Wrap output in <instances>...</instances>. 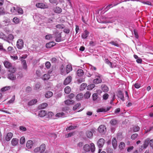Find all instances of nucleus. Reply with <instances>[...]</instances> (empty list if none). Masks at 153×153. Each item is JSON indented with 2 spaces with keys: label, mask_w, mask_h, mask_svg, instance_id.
<instances>
[{
  "label": "nucleus",
  "mask_w": 153,
  "mask_h": 153,
  "mask_svg": "<svg viewBox=\"0 0 153 153\" xmlns=\"http://www.w3.org/2000/svg\"><path fill=\"white\" fill-rule=\"evenodd\" d=\"M83 148L85 152L83 153H86V152H88L90 150L92 152H93L95 151V145L93 143H91L90 145L88 144H85Z\"/></svg>",
  "instance_id": "1"
},
{
  "label": "nucleus",
  "mask_w": 153,
  "mask_h": 153,
  "mask_svg": "<svg viewBox=\"0 0 153 153\" xmlns=\"http://www.w3.org/2000/svg\"><path fill=\"white\" fill-rule=\"evenodd\" d=\"M24 42L23 40L21 39H18L17 42L16 46L19 49H22L23 47Z\"/></svg>",
  "instance_id": "2"
},
{
  "label": "nucleus",
  "mask_w": 153,
  "mask_h": 153,
  "mask_svg": "<svg viewBox=\"0 0 153 153\" xmlns=\"http://www.w3.org/2000/svg\"><path fill=\"white\" fill-rule=\"evenodd\" d=\"M105 143V140L103 138H100L97 141V145L99 148L102 147Z\"/></svg>",
  "instance_id": "3"
},
{
  "label": "nucleus",
  "mask_w": 153,
  "mask_h": 153,
  "mask_svg": "<svg viewBox=\"0 0 153 153\" xmlns=\"http://www.w3.org/2000/svg\"><path fill=\"white\" fill-rule=\"evenodd\" d=\"M55 36L56 37L55 40L57 42H59L61 40L62 36L61 33L58 32H56L55 33Z\"/></svg>",
  "instance_id": "4"
},
{
  "label": "nucleus",
  "mask_w": 153,
  "mask_h": 153,
  "mask_svg": "<svg viewBox=\"0 0 153 153\" xmlns=\"http://www.w3.org/2000/svg\"><path fill=\"white\" fill-rule=\"evenodd\" d=\"M95 132V130L94 129H91V131H88L86 133V135L87 137L89 138H91L93 136V133Z\"/></svg>",
  "instance_id": "5"
},
{
  "label": "nucleus",
  "mask_w": 153,
  "mask_h": 153,
  "mask_svg": "<svg viewBox=\"0 0 153 153\" xmlns=\"http://www.w3.org/2000/svg\"><path fill=\"white\" fill-rule=\"evenodd\" d=\"M106 128L104 125H101L99 126L98 128V131L101 133H103L106 130Z\"/></svg>",
  "instance_id": "6"
},
{
  "label": "nucleus",
  "mask_w": 153,
  "mask_h": 153,
  "mask_svg": "<svg viewBox=\"0 0 153 153\" xmlns=\"http://www.w3.org/2000/svg\"><path fill=\"white\" fill-rule=\"evenodd\" d=\"M72 77L71 76H68L65 80L64 82V84L66 85L69 84L71 81Z\"/></svg>",
  "instance_id": "7"
},
{
  "label": "nucleus",
  "mask_w": 153,
  "mask_h": 153,
  "mask_svg": "<svg viewBox=\"0 0 153 153\" xmlns=\"http://www.w3.org/2000/svg\"><path fill=\"white\" fill-rule=\"evenodd\" d=\"M101 75L99 76L98 77L99 78H97L94 79L93 81V82L95 84H98L102 82V79L100 78Z\"/></svg>",
  "instance_id": "8"
},
{
  "label": "nucleus",
  "mask_w": 153,
  "mask_h": 153,
  "mask_svg": "<svg viewBox=\"0 0 153 153\" xmlns=\"http://www.w3.org/2000/svg\"><path fill=\"white\" fill-rule=\"evenodd\" d=\"M36 5L37 7L41 9H44L46 8V6L45 4L42 3H37Z\"/></svg>",
  "instance_id": "9"
},
{
  "label": "nucleus",
  "mask_w": 153,
  "mask_h": 153,
  "mask_svg": "<svg viewBox=\"0 0 153 153\" xmlns=\"http://www.w3.org/2000/svg\"><path fill=\"white\" fill-rule=\"evenodd\" d=\"M117 96L123 101H124L125 100L124 95L122 91H118V94H117Z\"/></svg>",
  "instance_id": "10"
},
{
  "label": "nucleus",
  "mask_w": 153,
  "mask_h": 153,
  "mask_svg": "<svg viewBox=\"0 0 153 153\" xmlns=\"http://www.w3.org/2000/svg\"><path fill=\"white\" fill-rule=\"evenodd\" d=\"M3 63L4 66L6 68L8 69L10 67H12V63L8 61H5Z\"/></svg>",
  "instance_id": "11"
},
{
  "label": "nucleus",
  "mask_w": 153,
  "mask_h": 153,
  "mask_svg": "<svg viewBox=\"0 0 153 153\" xmlns=\"http://www.w3.org/2000/svg\"><path fill=\"white\" fill-rule=\"evenodd\" d=\"M40 153H42L44 152L46 149V146L45 144H42L39 147Z\"/></svg>",
  "instance_id": "12"
},
{
  "label": "nucleus",
  "mask_w": 153,
  "mask_h": 153,
  "mask_svg": "<svg viewBox=\"0 0 153 153\" xmlns=\"http://www.w3.org/2000/svg\"><path fill=\"white\" fill-rule=\"evenodd\" d=\"M89 32L87 30H85L83 33L82 35V38L85 39L87 38L88 34H89Z\"/></svg>",
  "instance_id": "13"
},
{
  "label": "nucleus",
  "mask_w": 153,
  "mask_h": 153,
  "mask_svg": "<svg viewBox=\"0 0 153 153\" xmlns=\"http://www.w3.org/2000/svg\"><path fill=\"white\" fill-rule=\"evenodd\" d=\"M13 136V133L11 132L8 133L5 137V139L7 141H8L10 140Z\"/></svg>",
  "instance_id": "14"
},
{
  "label": "nucleus",
  "mask_w": 153,
  "mask_h": 153,
  "mask_svg": "<svg viewBox=\"0 0 153 153\" xmlns=\"http://www.w3.org/2000/svg\"><path fill=\"white\" fill-rule=\"evenodd\" d=\"M112 143L114 148L115 149L117 146V141L115 138H113L112 141Z\"/></svg>",
  "instance_id": "15"
},
{
  "label": "nucleus",
  "mask_w": 153,
  "mask_h": 153,
  "mask_svg": "<svg viewBox=\"0 0 153 153\" xmlns=\"http://www.w3.org/2000/svg\"><path fill=\"white\" fill-rule=\"evenodd\" d=\"M33 143L31 140H28L26 143V146L29 149H31L33 146Z\"/></svg>",
  "instance_id": "16"
},
{
  "label": "nucleus",
  "mask_w": 153,
  "mask_h": 153,
  "mask_svg": "<svg viewBox=\"0 0 153 153\" xmlns=\"http://www.w3.org/2000/svg\"><path fill=\"white\" fill-rule=\"evenodd\" d=\"M13 74L10 73L8 75V78L12 80H15L16 79V76Z\"/></svg>",
  "instance_id": "17"
},
{
  "label": "nucleus",
  "mask_w": 153,
  "mask_h": 153,
  "mask_svg": "<svg viewBox=\"0 0 153 153\" xmlns=\"http://www.w3.org/2000/svg\"><path fill=\"white\" fill-rule=\"evenodd\" d=\"M72 70V66L71 65H67L66 68V70L67 74L69 73Z\"/></svg>",
  "instance_id": "18"
},
{
  "label": "nucleus",
  "mask_w": 153,
  "mask_h": 153,
  "mask_svg": "<svg viewBox=\"0 0 153 153\" xmlns=\"http://www.w3.org/2000/svg\"><path fill=\"white\" fill-rule=\"evenodd\" d=\"M110 123L111 126H115L117 124L118 121L117 120L114 119H111L110 122Z\"/></svg>",
  "instance_id": "19"
},
{
  "label": "nucleus",
  "mask_w": 153,
  "mask_h": 153,
  "mask_svg": "<svg viewBox=\"0 0 153 153\" xmlns=\"http://www.w3.org/2000/svg\"><path fill=\"white\" fill-rule=\"evenodd\" d=\"M8 69V71L10 73H14L16 71V69L15 67L12 65L11 67H10Z\"/></svg>",
  "instance_id": "20"
},
{
  "label": "nucleus",
  "mask_w": 153,
  "mask_h": 153,
  "mask_svg": "<svg viewBox=\"0 0 153 153\" xmlns=\"http://www.w3.org/2000/svg\"><path fill=\"white\" fill-rule=\"evenodd\" d=\"M47 114V112L45 110H41L39 113V116L41 117H43L45 116Z\"/></svg>",
  "instance_id": "21"
},
{
  "label": "nucleus",
  "mask_w": 153,
  "mask_h": 153,
  "mask_svg": "<svg viewBox=\"0 0 153 153\" xmlns=\"http://www.w3.org/2000/svg\"><path fill=\"white\" fill-rule=\"evenodd\" d=\"M84 74V72L82 70L80 69L77 70V75L79 77L82 76Z\"/></svg>",
  "instance_id": "22"
},
{
  "label": "nucleus",
  "mask_w": 153,
  "mask_h": 153,
  "mask_svg": "<svg viewBox=\"0 0 153 153\" xmlns=\"http://www.w3.org/2000/svg\"><path fill=\"white\" fill-rule=\"evenodd\" d=\"M62 11V9L59 7H56L54 9V12L57 13H60Z\"/></svg>",
  "instance_id": "23"
},
{
  "label": "nucleus",
  "mask_w": 153,
  "mask_h": 153,
  "mask_svg": "<svg viewBox=\"0 0 153 153\" xmlns=\"http://www.w3.org/2000/svg\"><path fill=\"white\" fill-rule=\"evenodd\" d=\"M74 102V101L72 100H67L65 101V103L66 105H72Z\"/></svg>",
  "instance_id": "24"
},
{
  "label": "nucleus",
  "mask_w": 153,
  "mask_h": 153,
  "mask_svg": "<svg viewBox=\"0 0 153 153\" xmlns=\"http://www.w3.org/2000/svg\"><path fill=\"white\" fill-rule=\"evenodd\" d=\"M19 140L16 138H13L11 140V143L13 146H16L18 143Z\"/></svg>",
  "instance_id": "25"
},
{
  "label": "nucleus",
  "mask_w": 153,
  "mask_h": 153,
  "mask_svg": "<svg viewBox=\"0 0 153 153\" xmlns=\"http://www.w3.org/2000/svg\"><path fill=\"white\" fill-rule=\"evenodd\" d=\"M149 142V139H146L144 142V143L143 145V146H142V148H143V149H146L148 146Z\"/></svg>",
  "instance_id": "26"
},
{
  "label": "nucleus",
  "mask_w": 153,
  "mask_h": 153,
  "mask_svg": "<svg viewBox=\"0 0 153 153\" xmlns=\"http://www.w3.org/2000/svg\"><path fill=\"white\" fill-rule=\"evenodd\" d=\"M55 43L53 42H50L48 43H47L46 44V46L47 48H50L52 47L55 45Z\"/></svg>",
  "instance_id": "27"
},
{
  "label": "nucleus",
  "mask_w": 153,
  "mask_h": 153,
  "mask_svg": "<svg viewBox=\"0 0 153 153\" xmlns=\"http://www.w3.org/2000/svg\"><path fill=\"white\" fill-rule=\"evenodd\" d=\"M37 102V100L34 99L29 102L28 103V105H32L36 104Z\"/></svg>",
  "instance_id": "28"
},
{
  "label": "nucleus",
  "mask_w": 153,
  "mask_h": 153,
  "mask_svg": "<svg viewBox=\"0 0 153 153\" xmlns=\"http://www.w3.org/2000/svg\"><path fill=\"white\" fill-rule=\"evenodd\" d=\"M101 87L102 90L103 92H106L108 91V88L106 85H102Z\"/></svg>",
  "instance_id": "29"
},
{
  "label": "nucleus",
  "mask_w": 153,
  "mask_h": 153,
  "mask_svg": "<svg viewBox=\"0 0 153 153\" xmlns=\"http://www.w3.org/2000/svg\"><path fill=\"white\" fill-rule=\"evenodd\" d=\"M65 116V114L63 112H61L60 113H57L56 115V117H64Z\"/></svg>",
  "instance_id": "30"
},
{
  "label": "nucleus",
  "mask_w": 153,
  "mask_h": 153,
  "mask_svg": "<svg viewBox=\"0 0 153 153\" xmlns=\"http://www.w3.org/2000/svg\"><path fill=\"white\" fill-rule=\"evenodd\" d=\"M71 88L69 86H66L64 89V91L66 94H69L71 91Z\"/></svg>",
  "instance_id": "31"
},
{
  "label": "nucleus",
  "mask_w": 153,
  "mask_h": 153,
  "mask_svg": "<svg viewBox=\"0 0 153 153\" xmlns=\"http://www.w3.org/2000/svg\"><path fill=\"white\" fill-rule=\"evenodd\" d=\"M53 95V93L51 91H48L45 95V97L47 98H49Z\"/></svg>",
  "instance_id": "32"
},
{
  "label": "nucleus",
  "mask_w": 153,
  "mask_h": 153,
  "mask_svg": "<svg viewBox=\"0 0 153 153\" xmlns=\"http://www.w3.org/2000/svg\"><path fill=\"white\" fill-rule=\"evenodd\" d=\"M87 86V85L85 83L82 84L80 86V90L81 91H83L84 90Z\"/></svg>",
  "instance_id": "33"
},
{
  "label": "nucleus",
  "mask_w": 153,
  "mask_h": 153,
  "mask_svg": "<svg viewBox=\"0 0 153 153\" xmlns=\"http://www.w3.org/2000/svg\"><path fill=\"white\" fill-rule=\"evenodd\" d=\"M125 146V143L123 142H121L120 143L119 146V149L120 150L123 149Z\"/></svg>",
  "instance_id": "34"
},
{
  "label": "nucleus",
  "mask_w": 153,
  "mask_h": 153,
  "mask_svg": "<svg viewBox=\"0 0 153 153\" xmlns=\"http://www.w3.org/2000/svg\"><path fill=\"white\" fill-rule=\"evenodd\" d=\"M50 78V75L48 74H45L43 77V79L44 80H48Z\"/></svg>",
  "instance_id": "35"
},
{
  "label": "nucleus",
  "mask_w": 153,
  "mask_h": 153,
  "mask_svg": "<svg viewBox=\"0 0 153 153\" xmlns=\"http://www.w3.org/2000/svg\"><path fill=\"white\" fill-rule=\"evenodd\" d=\"M83 98V94L80 93L78 94L76 97V100H80Z\"/></svg>",
  "instance_id": "36"
},
{
  "label": "nucleus",
  "mask_w": 153,
  "mask_h": 153,
  "mask_svg": "<svg viewBox=\"0 0 153 153\" xmlns=\"http://www.w3.org/2000/svg\"><path fill=\"white\" fill-rule=\"evenodd\" d=\"M10 88L11 87L10 86H5L2 88L1 89V91L2 92H4L10 90Z\"/></svg>",
  "instance_id": "37"
},
{
  "label": "nucleus",
  "mask_w": 153,
  "mask_h": 153,
  "mask_svg": "<svg viewBox=\"0 0 153 153\" xmlns=\"http://www.w3.org/2000/svg\"><path fill=\"white\" fill-rule=\"evenodd\" d=\"M95 87V85L93 84H91L87 86L88 90H91Z\"/></svg>",
  "instance_id": "38"
},
{
  "label": "nucleus",
  "mask_w": 153,
  "mask_h": 153,
  "mask_svg": "<svg viewBox=\"0 0 153 153\" xmlns=\"http://www.w3.org/2000/svg\"><path fill=\"white\" fill-rule=\"evenodd\" d=\"M91 93L89 91H87L85 94L84 95V97L86 99H88L91 96Z\"/></svg>",
  "instance_id": "39"
},
{
  "label": "nucleus",
  "mask_w": 153,
  "mask_h": 153,
  "mask_svg": "<svg viewBox=\"0 0 153 153\" xmlns=\"http://www.w3.org/2000/svg\"><path fill=\"white\" fill-rule=\"evenodd\" d=\"M56 27L58 29H62L64 27V25L63 24H58L56 25Z\"/></svg>",
  "instance_id": "40"
},
{
  "label": "nucleus",
  "mask_w": 153,
  "mask_h": 153,
  "mask_svg": "<svg viewBox=\"0 0 153 153\" xmlns=\"http://www.w3.org/2000/svg\"><path fill=\"white\" fill-rule=\"evenodd\" d=\"M22 61V63L23 65V68L25 69H26L27 68V65L26 61L25 60H21Z\"/></svg>",
  "instance_id": "41"
},
{
  "label": "nucleus",
  "mask_w": 153,
  "mask_h": 153,
  "mask_svg": "<svg viewBox=\"0 0 153 153\" xmlns=\"http://www.w3.org/2000/svg\"><path fill=\"white\" fill-rule=\"evenodd\" d=\"M133 131L134 132L138 131L140 130V128L138 126H135L133 128Z\"/></svg>",
  "instance_id": "42"
},
{
  "label": "nucleus",
  "mask_w": 153,
  "mask_h": 153,
  "mask_svg": "<svg viewBox=\"0 0 153 153\" xmlns=\"http://www.w3.org/2000/svg\"><path fill=\"white\" fill-rule=\"evenodd\" d=\"M6 36L3 33L0 32V39H5L6 38Z\"/></svg>",
  "instance_id": "43"
},
{
  "label": "nucleus",
  "mask_w": 153,
  "mask_h": 153,
  "mask_svg": "<svg viewBox=\"0 0 153 153\" xmlns=\"http://www.w3.org/2000/svg\"><path fill=\"white\" fill-rule=\"evenodd\" d=\"M77 127V126H71L69 127L66 128V130H71V129H74Z\"/></svg>",
  "instance_id": "44"
},
{
  "label": "nucleus",
  "mask_w": 153,
  "mask_h": 153,
  "mask_svg": "<svg viewBox=\"0 0 153 153\" xmlns=\"http://www.w3.org/2000/svg\"><path fill=\"white\" fill-rule=\"evenodd\" d=\"M10 11L11 13L13 14H15L16 13V10L14 7H12L10 9Z\"/></svg>",
  "instance_id": "45"
},
{
  "label": "nucleus",
  "mask_w": 153,
  "mask_h": 153,
  "mask_svg": "<svg viewBox=\"0 0 153 153\" xmlns=\"http://www.w3.org/2000/svg\"><path fill=\"white\" fill-rule=\"evenodd\" d=\"M58 0H49V2L52 4H57L58 3Z\"/></svg>",
  "instance_id": "46"
},
{
  "label": "nucleus",
  "mask_w": 153,
  "mask_h": 153,
  "mask_svg": "<svg viewBox=\"0 0 153 153\" xmlns=\"http://www.w3.org/2000/svg\"><path fill=\"white\" fill-rule=\"evenodd\" d=\"M61 72V74L62 75H64V66L63 65H62L60 68Z\"/></svg>",
  "instance_id": "47"
},
{
  "label": "nucleus",
  "mask_w": 153,
  "mask_h": 153,
  "mask_svg": "<svg viewBox=\"0 0 153 153\" xmlns=\"http://www.w3.org/2000/svg\"><path fill=\"white\" fill-rule=\"evenodd\" d=\"M45 65L47 69H49L51 66V64L50 62H47L45 63Z\"/></svg>",
  "instance_id": "48"
},
{
  "label": "nucleus",
  "mask_w": 153,
  "mask_h": 153,
  "mask_svg": "<svg viewBox=\"0 0 153 153\" xmlns=\"http://www.w3.org/2000/svg\"><path fill=\"white\" fill-rule=\"evenodd\" d=\"M81 104L80 103H77L73 107V110H76L80 106Z\"/></svg>",
  "instance_id": "49"
},
{
  "label": "nucleus",
  "mask_w": 153,
  "mask_h": 153,
  "mask_svg": "<svg viewBox=\"0 0 153 153\" xmlns=\"http://www.w3.org/2000/svg\"><path fill=\"white\" fill-rule=\"evenodd\" d=\"M92 97L94 101L96 100L98 98V95L96 93H94L92 95Z\"/></svg>",
  "instance_id": "50"
},
{
  "label": "nucleus",
  "mask_w": 153,
  "mask_h": 153,
  "mask_svg": "<svg viewBox=\"0 0 153 153\" xmlns=\"http://www.w3.org/2000/svg\"><path fill=\"white\" fill-rule=\"evenodd\" d=\"M138 134H133L131 137V138L132 140H134L138 137Z\"/></svg>",
  "instance_id": "51"
},
{
  "label": "nucleus",
  "mask_w": 153,
  "mask_h": 153,
  "mask_svg": "<svg viewBox=\"0 0 153 153\" xmlns=\"http://www.w3.org/2000/svg\"><path fill=\"white\" fill-rule=\"evenodd\" d=\"M15 100V95H14L12 97L11 99L8 101V102L9 103H12L14 102Z\"/></svg>",
  "instance_id": "52"
},
{
  "label": "nucleus",
  "mask_w": 153,
  "mask_h": 153,
  "mask_svg": "<svg viewBox=\"0 0 153 153\" xmlns=\"http://www.w3.org/2000/svg\"><path fill=\"white\" fill-rule=\"evenodd\" d=\"M13 21L15 23L17 24L19 22V19L18 18L15 17L13 19Z\"/></svg>",
  "instance_id": "53"
},
{
  "label": "nucleus",
  "mask_w": 153,
  "mask_h": 153,
  "mask_svg": "<svg viewBox=\"0 0 153 153\" xmlns=\"http://www.w3.org/2000/svg\"><path fill=\"white\" fill-rule=\"evenodd\" d=\"M48 117V118H50L52 117L53 115V114L51 112H49L47 114Z\"/></svg>",
  "instance_id": "54"
},
{
  "label": "nucleus",
  "mask_w": 153,
  "mask_h": 153,
  "mask_svg": "<svg viewBox=\"0 0 153 153\" xmlns=\"http://www.w3.org/2000/svg\"><path fill=\"white\" fill-rule=\"evenodd\" d=\"M97 111L98 112H106L105 109L103 108H99L97 110Z\"/></svg>",
  "instance_id": "55"
},
{
  "label": "nucleus",
  "mask_w": 153,
  "mask_h": 153,
  "mask_svg": "<svg viewBox=\"0 0 153 153\" xmlns=\"http://www.w3.org/2000/svg\"><path fill=\"white\" fill-rule=\"evenodd\" d=\"M25 141V139L24 137H21L20 139V143L21 144H23Z\"/></svg>",
  "instance_id": "56"
},
{
  "label": "nucleus",
  "mask_w": 153,
  "mask_h": 153,
  "mask_svg": "<svg viewBox=\"0 0 153 153\" xmlns=\"http://www.w3.org/2000/svg\"><path fill=\"white\" fill-rule=\"evenodd\" d=\"M52 37V35L50 34L46 35L45 36V39H50Z\"/></svg>",
  "instance_id": "57"
},
{
  "label": "nucleus",
  "mask_w": 153,
  "mask_h": 153,
  "mask_svg": "<svg viewBox=\"0 0 153 153\" xmlns=\"http://www.w3.org/2000/svg\"><path fill=\"white\" fill-rule=\"evenodd\" d=\"M17 11L18 13L22 14L23 13V11L22 9L21 8H19L17 10Z\"/></svg>",
  "instance_id": "58"
},
{
  "label": "nucleus",
  "mask_w": 153,
  "mask_h": 153,
  "mask_svg": "<svg viewBox=\"0 0 153 153\" xmlns=\"http://www.w3.org/2000/svg\"><path fill=\"white\" fill-rule=\"evenodd\" d=\"M108 95L107 94L105 93L103 96V98L105 100H106L108 99Z\"/></svg>",
  "instance_id": "59"
},
{
  "label": "nucleus",
  "mask_w": 153,
  "mask_h": 153,
  "mask_svg": "<svg viewBox=\"0 0 153 153\" xmlns=\"http://www.w3.org/2000/svg\"><path fill=\"white\" fill-rule=\"evenodd\" d=\"M19 129L21 130L24 131H25L27 130L26 128L25 127L22 126H21L19 127Z\"/></svg>",
  "instance_id": "60"
},
{
  "label": "nucleus",
  "mask_w": 153,
  "mask_h": 153,
  "mask_svg": "<svg viewBox=\"0 0 153 153\" xmlns=\"http://www.w3.org/2000/svg\"><path fill=\"white\" fill-rule=\"evenodd\" d=\"M75 96V95L71 93L68 96V98L71 99L73 98Z\"/></svg>",
  "instance_id": "61"
},
{
  "label": "nucleus",
  "mask_w": 153,
  "mask_h": 153,
  "mask_svg": "<svg viewBox=\"0 0 153 153\" xmlns=\"http://www.w3.org/2000/svg\"><path fill=\"white\" fill-rule=\"evenodd\" d=\"M134 36H135V37L137 39L138 38L139 36L138 35L137 33L136 30H134Z\"/></svg>",
  "instance_id": "62"
},
{
  "label": "nucleus",
  "mask_w": 153,
  "mask_h": 153,
  "mask_svg": "<svg viewBox=\"0 0 153 153\" xmlns=\"http://www.w3.org/2000/svg\"><path fill=\"white\" fill-rule=\"evenodd\" d=\"M63 31L65 33H66L67 34H68L69 33L70 30L69 29L65 28L64 30Z\"/></svg>",
  "instance_id": "63"
},
{
  "label": "nucleus",
  "mask_w": 153,
  "mask_h": 153,
  "mask_svg": "<svg viewBox=\"0 0 153 153\" xmlns=\"http://www.w3.org/2000/svg\"><path fill=\"white\" fill-rule=\"evenodd\" d=\"M150 146L153 148V139L151 140L149 142Z\"/></svg>",
  "instance_id": "64"
}]
</instances>
